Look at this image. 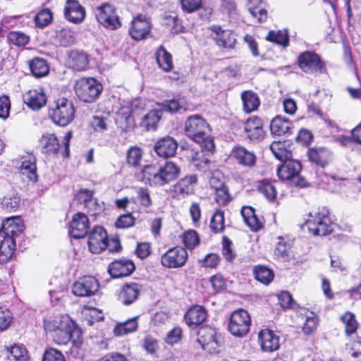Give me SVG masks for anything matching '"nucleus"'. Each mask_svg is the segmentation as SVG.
<instances>
[{"instance_id": "63", "label": "nucleus", "mask_w": 361, "mask_h": 361, "mask_svg": "<svg viewBox=\"0 0 361 361\" xmlns=\"http://www.w3.org/2000/svg\"><path fill=\"white\" fill-rule=\"evenodd\" d=\"M189 212L193 224L195 226H198L202 216L200 204L198 202H192L189 209Z\"/></svg>"}, {"instance_id": "35", "label": "nucleus", "mask_w": 361, "mask_h": 361, "mask_svg": "<svg viewBox=\"0 0 361 361\" xmlns=\"http://www.w3.org/2000/svg\"><path fill=\"white\" fill-rule=\"evenodd\" d=\"M241 215L245 223L251 230L257 231L262 227V223L257 216L255 211L252 207H243L241 209Z\"/></svg>"}, {"instance_id": "28", "label": "nucleus", "mask_w": 361, "mask_h": 361, "mask_svg": "<svg viewBox=\"0 0 361 361\" xmlns=\"http://www.w3.org/2000/svg\"><path fill=\"white\" fill-rule=\"evenodd\" d=\"M178 145V142L173 138L166 137L156 143L154 150L158 156L167 158L175 155Z\"/></svg>"}, {"instance_id": "61", "label": "nucleus", "mask_w": 361, "mask_h": 361, "mask_svg": "<svg viewBox=\"0 0 361 361\" xmlns=\"http://www.w3.org/2000/svg\"><path fill=\"white\" fill-rule=\"evenodd\" d=\"M215 200L220 205H226L231 200L230 195L228 194V188L226 185H222L216 190Z\"/></svg>"}, {"instance_id": "29", "label": "nucleus", "mask_w": 361, "mask_h": 361, "mask_svg": "<svg viewBox=\"0 0 361 361\" xmlns=\"http://www.w3.org/2000/svg\"><path fill=\"white\" fill-rule=\"evenodd\" d=\"M293 125L290 120L276 116L274 118L270 124V130L272 135L281 136L292 133Z\"/></svg>"}, {"instance_id": "15", "label": "nucleus", "mask_w": 361, "mask_h": 361, "mask_svg": "<svg viewBox=\"0 0 361 361\" xmlns=\"http://www.w3.org/2000/svg\"><path fill=\"white\" fill-rule=\"evenodd\" d=\"M216 336V332L214 329L204 326L198 330L197 340L201 345L202 349L212 353L215 352L219 346Z\"/></svg>"}, {"instance_id": "13", "label": "nucleus", "mask_w": 361, "mask_h": 361, "mask_svg": "<svg viewBox=\"0 0 361 361\" xmlns=\"http://www.w3.org/2000/svg\"><path fill=\"white\" fill-rule=\"evenodd\" d=\"M108 235L102 226H95L88 237V247L92 253L98 254L108 247Z\"/></svg>"}, {"instance_id": "21", "label": "nucleus", "mask_w": 361, "mask_h": 361, "mask_svg": "<svg viewBox=\"0 0 361 361\" xmlns=\"http://www.w3.org/2000/svg\"><path fill=\"white\" fill-rule=\"evenodd\" d=\"M197 182V177L196 175L186 176L180 179L173 185V192L175 195L178 199H181L192 194Z\"/></svg>"}, {"instance_id": "9", "label": "nucleus", "mask_w": 361, "mask_h": 361, "mask_svg": "<svg viewBox=\"0 0 361 361\" xmlns=\"http://www.w3.org/2000/svg\"><path fill=\"white\" fill-rule=\"evenodd\" d=\"M301 169V164L298 161L293 159H288L278 167L277 176L283 180L297 179L298 180L295 183L300 187H305L307 185L308 183L304 178L299 176Z\"/></svg>"}, {"instance_id": "50", "label": "nucleus", "mask_w": 361, "mask_h": 361, "mask_svg": "<svg viewBox=\"0 0 361 361\" xmlns=\"http://www.w3.org/2000/svg\"><path fill=\"white\" fill-rule=\"evenodd\" d=\"M224 223V212L220 209L216 210L210 221L211 230L215 233L223 232L225 228Z\"/></svg>"}, {"instance_id": "33", "label": "nucleus", "mask_w": 361, "mask_h": 361, "mask_svg": "<svg viewBox=\"0 0 361 361\" xmlns=\"http://www.w3.org/2000/svg\"><path fill=\"white\" fill-rule=\"evenodd\" d=\"M233 156L238 164L245 166H252L256 161V157L250 152L241 146H237L233 149Z\"/></svg>"}, {"instance_id": "48", "label": "nucleus", "mask_w": 361, "mask_h": 361, "mask_svg": "<svg viewBox=\"0 0 361 361\" xmlns=\"http://www.w3.org/2000/svg\"><path fill=\"white\" fill-rule=\"evenodd\" d=\"M10 360L11 361H30L27 349L24 345L19 344L11 346Z\"/></svg>"}, {"instance_id": "55", "label": "nucleus", "mask_w": 361, "mask_h": 361, "mask_svg": "<svg viewBox=\"0 0 361 361\" xmlns=\"http://www.w3.org/2000/svg\"><path fill=\"white\" fill-rule=\"evenodd\" d=\"M7 38L9 42L19 47L27 44L29 41V37L21 32H10Z\"/></svg>"}, {"instance_id": "32", "label": "nucleus", "mask_w": 361, "mask_h": 361, "mask_svg": "<svg viewBox=\"0 0 361 361\" xmlns=\"http://www.w3.org/2000/svg\"><path fill=\"white\" fill-rule=\"evenodd\" d=\"M68 65L75 71H85L89 66L88 56L84 52L72 51L68 56Z\"/></svg>"}, {"instance_id": "14", "label": "nucleus", "mask_w": 361, "mask_h": 361, "mask_svg": "<svg viewBox=\"0 0 361 361\" xmlns=\"http://www.w3.org/2000/svg\"><path fill=\"white\" fill-rule=\"evenodd\" d=\"M152 28L151 21L146 16L138 15L131 23L129 33L133 39L142 40L147 37Z\"/></svg>"}, {"instance_id": "41", "label": "nucleus", "mask_w": 361, "mask_h": 361, "mask_svg": "<svg viewBox=\"0 0 361 361\" xmlns=\"http://www.w3.org/2000/svg\"><path fill=\"white\" fill-rule=\"evenodd\" d=\"M156 59L159 66L164 71H171L173 68L172 56L166 49L160 46L156 51Z\"/></svg>"}, {"instance_id": "11", "label": "nucleus", "mask_w": 361, "mask_h": 361, "mask_svg": "<svg viewBox=\"0 0 361 361\" xmlns=\"http://www.w3.org/2000/svg\"><path fill=\"white\" fill-rule=\"evenodd\" d=\"M188 259L187 251L181 247H175L168 250L161 256V264L167 268L182 267Z\"/></svg>"}, {"instance_id": "58", "label": "nucleus", "mask_w": 361, "mask_h": 361, "mask_svg": "<svg viewBox=\"0 0 361 361\" xmlns=\"http://www.w3.org/2000/svg\"><path fill=\"white\" fill-rule=\"evenodd\" d=\"M84 207L87 209V212L92 216H97L104 210L103 202H99L97 199L94 197Z\"/></svg>"}, {"instance_id": "7", "label": "nucleus", "mask_w": 361, "mask_h": 361, "mask_svg": "<svg viewBox=\"0 0 361 361\" xmlns=\"http://www.w3.org/2000/svg\"><path fill=\"white\" fill-rule=\"evenodd\" d=\"M306 226L310 233L314 235H326L332 231L331 222L328 212L325 209L314 215L310 214Z\"/></svg>"}, {"instance_id": "47", "label": "nucleus", "mask_w": 361, "mask_h": 361, "mask_svg": "<svg viewBox=\"0 0 361 361\" xmlns=\"http://www.w3.org/2000/svg\"><path fill=\"white\" fill-rule=\"evenodd\" d=\"M341 319L345 325V331L347 336H350L356 331L358 322L354 314L347 312L341 317Z\"/></svg>"}, {"instance_id": "19", "label": "nucleus", "mask_w": 361, "mask_h": 361, "mask_svg": "<svg viewBox=\"0 0 361 361\" xmlns=\"http://www.w3.org/2000/svg\"><path fill=\"white\" fill-rule=\"evenodd\" d=\"M134 263L128 259L122 258L111 262L108 271L113 278H120L130 275L135 270Z\"/></svg>"}, {"instance_id": "42", "label": "nucleus", "mask_w": 361, "mask_h": 361, "mask_svg": "<svg viewBox=\"0 0 361 361\" xmlns=\"http://www.w3.org/2000/svg\"><path fill=\"white\" fill-rule=\"evenodd\" d=\"M29 68L32 74L36 78L46 76L49 72V66L43 59H33L29 63Z\"/></svg>"}, {"instance_id": "16", "label": "nucleus", "mask_w": 361, "mask_h": 361, "mask_svg": "<svg viewBox=\"0 0 361 361\" xmlns=\"http://www.w3.org/2000/svg\"><path fill=\"white\" fill-rule=\"evenodd\" d=\"M90 228V222L87 216L80 212L73 215L69 225V233L75 238H82L86 235Z\"/></svg>"}, {"instance_id": "8", "label": "nucleus", "mask_w": 361, "mask_h": 361, "mask_svg": "<svg viewBox=\"0 0 361 361\" xmlns=\"http://www.w3.org/2000/svg\"><path fill=\"white\" fill-rule=\"evenodd\" d=\"M251 319L248 312L243 309L234 311L230 318L228 329L232 335L243 337L250 331Z\"/></svg>"}, {"instance_id": "25", "label": "nucleus", "mask_w": 361, "mask_h": 361, "mask_svg": "<svg viewBox=\"0 0 361 361\" xmlns=\"http://www.w3.org/2000/svg\"><path fill=\"white\" fill-rule=\"evenodd\" d=\"M244 130L247 137L252 141H259L264 137V131L262 121L257 116L251 117L247 120Z\"/></svg>"}, {"instance_id": "45", "label": "nucleus", "mask_w": 361, "mask_h": 361, "mask_svg": "<svg viewBox=\"0 0 361 361\" xmlns=\"http://www.w3.org/2000/svg\"><path fill=\"white\" fill-rule=\"evenodd\" d=\"M162 116V111L161 109H154L145 115L141 121V126L145 127L147 130L155 129L157 124Z\"/></svg>"}, {"instance_id": "6", "label": "nucleus", "mask_w": 361, "mask_h": 361, "mask_svg": "<svg viewBox=\"0 0 361 361\" xmlns=\"http://www.w3.org/2000/svg\"><path fill=\"white\" fill-rule=\"evenodd\" d=\"M49 115L52 121L60 126H66L74 118L75 108L72 102L66 98H60L56 102Z\"/></svg>"}, {"instance_id": "24", "label": "nucleus", "mask_w": 361, "mask_h": 361, "mask_svg": "<svg viewBox=\"0 0 361 361\" xmlns=\"http://www.w3.org/2000/svg\"><path fill=\"white\" fill-rule=\"evenodd\" d=\"M64 16L68 21L80 23L85 19V11L77 0H66Z\"/></svg>"}, {"instance_id": "51", "label": "nucleus", "mask_w": 361, "mask_h": 361, "mask_svg": "<svg viewBox=\"0 0 361 361\" xmlns=\"http://www.w3.org/2000/svg\"><path fill=\"white\" fill-rule=\"evenodd\" d=\"M142 150L138 147H131L127 152V163L132 166L140 165L142 159Z\"/></svg>"}, {"instance_id": "38", "label": "nucleus", "mask_w": 361, "mask_h": 361, "mask_svg": "<svg viewBox=\"0 0 361 361\" xmlns=\"http://www.w3.org/2000/svg\"><path fill=\"white\" fill-rule=\"evenodd\" d=\"M0 261L7 262L11 259L16 250V240L11 238H1Z\"/></svg>"}, {"instance_id": "46", "label": "nucleus", "mask_w": 361, "mask_h": 361, "mask_svg": "<svg viewBox=\"0 0 361 361\" xmlns=\"http://www.w3.org/2000/svg\"><path fill=\"white\" fill-rule=\"evenodd\" d=\"M270 149L276 159L281 161H285L292 159V153L285 147V144L281 142H274Z\"/></svg>"}, {"instance_id": "3", "label": "nucleus", "mask_w": 361, "mask_h": 361, "mask_svg": "<svg viewBox=\"0 0 361 361\" xmlns=\"http://www.w3.org/2000/svg\"><path fill=\"white\" fill-rule=\"evenodd\" d=\"M103 90L102 85L94 78H80L75 80L74 92L77 97L85 103L95 102Z\"/></svg>"}, {"instance_id": "23", "label": "nucleus", "mask_w": 361, "mask_h": 361, "mask_svg": "<svg viewBox=\"0 0 361 361\" xmlns=\"http://www.w3.org/2000/svg\"><path fill=\"white\" fill-rule=\"evenodd\" d=\"M259 342L262 350L266 352L277 350L280 346V338L273 331L265 329L258 334Z\"/></svg>"}, {"instance_id": "56", "label": "nucleus", "mask_w": 361, "mask_h": 361, "mask_svg": "<svg viewBox=\"0 0 361 361\" xmlns=\"http://www.w3.org/2000/svg\"><path fill=\"white\" fill-rule=\"evenodd\" d=\"M280 305L283 308L295 309L298 304L293 300L292 295L288 291H282L278 295Z\"/></svg>"}, {"instance_id": "5", "label": "nucleus", "mask_w": 361, "mask_h": 361, "mask_svg": "<svg viewBox=\"0 0 361 361\" xmlns=\"http://www.w3.org/2000/svg\"><path fill=\"white\" fill-rule=\"evenodd\" d=\"M98 23L104 28L115 30L122 25L116 8L109 3H103L95 9Z\"/></svg>"}, {"instance_id": "59", "label": "nucleus", "mask_w": 361, "mask_h": 361, "mask_svg": "<svg viewBox=\"0 0 361 361\" xmlns=\"http://www.w3.org/2000/svg\"><path fill=\"white\" fill-rule=\"evenodd\" d=\"M312 316H307L306 317L305 322L302 327V331L306 335L312 334L316 330L319 323L318 317L314 315L312 313Z\"/></svg>"}, {"instance_id": "30", "label": "nucleus", "mask_w": 361, "mask_h": 361, "mask_svg": "<svg viewBox=\"0 0 361 361\" xmlns=\"http://www.w3.org/2000/svg\"><path fill=\"white\" fill-rule=\"evenodd\" d=\"M137 180L145 184H149L151 186H160L157 179L159 177L158 169L152 165H146L139 172L136 173Z\"/></svg>"}, {"instance_id": "44", "label": "nucleus", "mask_w": 361, "mask_h": 361, "mask_svg": "<svg viewBox=\"0 0 361 361\" xmlns=\"http://www.w3.org/2000/svg\"><path fill=\"white\" fill-rule=\"evenodd\" d=\"M134 114L135 111L133 110L131 111L127 109H123L122 111L118 114L117 118V123L119 126L125 131H128L134 127Z\"/></svg>"}, {"instance_id": "54", "label": "nucleus", "mask_w": 361, "mask_h": 361, "mask_svg": "<svg viewBox=\"0 0 361 361\" xmlns=\"http://www.w3.org/2000/svg\"><path fill=\"white\" fill-rule=\"evenodd\" d=\"M274 255L280 260H288L290 257V245L283 241H279L274 250Z\"/></svg>"}, {"instance_id": "40", "label": "nucleus", "mask_w": 361, "mask_h": 361, "mask_svg": "<svg viewBox=\"0 0 361 361\" xmlns=\"http://www.w3.org/2000/svg\"><path fill=\"white\" fill-rule=\"evenodd\" d=\"M263 0H249L247 9L252 16L257 19L259 23L265 22L267 18V11L263 6Z\"/></svg>"}, {"instance_id": "49", "label": "nucleus", "mask_w": 361, "mask_h": 361, "mask_svg": "<svg viewBox=\"0 0 361 361\" xmlns=\"http://www.w3.org/2000/svg\"><path fill=\"white\" fill-rule=\"evenodd\" d=\"M266 39L267 41L281 45L284 47H286L289 42L288 32L286 31L282 30H279L277 32L274 30L269 31L267 36L266 37Z\"/></svg>"}, {"instance_id": "62", "label": "nucleus", "mask_w": 361, "mask_h": 361, "mask_svg": "<svg viewBox=\"0 0 361 361\" xmlns=\"http://www.w3.org/2000/svg\"><path fill=\"white\" fill-rule=\"evenodd\" d=\"M232 242L228 238L224 237L223 244H222V255L224 258L228 261L232 262L235 258L236 255L234 253L233 250L231 248Z\"/></svg>"}, {"instance_id": "57", "label": "nucleus", "mask_w": 361, "mask_h": 361, "mask_svg": "<svg viewBox=\"0 0 361 361\" xmlns=\"http://www.w3.org/2000/svg\"><path fill=\"white\" fill-rule=\"evenodd\" d=\"M52 20V13L49 9L40 11L35 18L36 25L38 27H44L51 23Z\"/></svg>"}, {"instance_id": "2", "label": "nucleus", "mask_w": 361, "mask_h": 361, "mask_svg": "<svg viewBox=\"0 0 361 361\" xmlns=\"http://www.w3.org/2000/svg\"><path fill=\"white\" fill-rule=\"evenodd\" d=\"M44 330L51 333L54 341L59 345H66L74 334H78L75 324L67 315L50 317L44 319Z\"/></svg>"}, {"instance_id": "18", "label": "nucleus", "mask_w": 361, "mask_h": 361, "mask_svg": "<svg viewBox=\"0 0 361 361\" xmlns=\"http://www.w3.org/2000/svg\"><path fill=\"white\" fill-rule=\"evenodd\" d=\"M18 172L29 180L36 182L37 180L36 159L34 155L27 154L19 159Z\"/></svg>"}, {"instance_id": "43", "label": "nucleus", "mask_w": 361, "mask_h": 361, "mask_svg": "<svg viewBox=\"0 0 361 361\" xmlns=\"http://www.w3.org/2000/svg\"><path fill=\"white\" fill-rule=\"evenodd\" d=\"M255 279L264 285L269 284L274 278V271L266 266L257 265L253 269Z\"/></svg>"}, {"instance_id": "27", "label": "nucleus", "mask_w": 361, "mask_h": 361, "mask_svg": "<svg viewBox=\"0 0 361 361\" xmlns=\"http://www.w3.org/2000/svg\"><path fill=\"white\" fill-rule=\"evenodd\" d=\"M207 317L206 310L196 305L190 307L185 314L184 319L190 327H196L203 323Z\"/></svg>"}, {"instance_id": "1", "label": "nucleus", "mask_w": 361, "mask_h": 361, "mask_svg": "<svg viewBox=\"0 0 361 361\" xmlns=\"http://www.w3.org/2000/svg\"><path fill=\"white\" fill-rule=\"evenodd\" d=\"M184 130L186 136L200 144L202 151L210 153L214 151V139L209 135V124L202 116L195 114L188 116L184 123Z\"/></svg>"}, {"instance_id": "37", "label": "nucleus", "mask_w": 361, "mask_h": 361, "mask_svg": "<svg viewBox=\"0 0 361 361\" xmlns=\"http://www.w3.org/2000/svg\"><path fill=\"white\" fill-rule=\"evenodd\" d=\"M241 99L243 110L246 113H251L257 110L260 104L258 95L251 90L243 91L241 93Z\"/></svg>"}, {"instance_id": "39", "label": "nucleus", "mask_w": 361, "mask_h": 361, "mask_svg": "<svg viewBox=\"0 0 361 361\" xmlns=\"http://www.w3.org/2000/svg\"><path fill=\"white\" fill-rule=\"evenodd\" d=\"M138 316H136L123 322L116 324L114 328V334L117 336H121L135 332L138 327Z\"/></svg>"}, {"instance_id": "52", "label": "nucleus", "mask_w": 361, "mask_h": 361, "mask_svg": "<svg viewBox=\"0 0 361 361\" xmlns=\"http://www.w3.org/2000/svg\"><path fill=\"white\" fill-rule=\"evenodd\" d=\"M258 190L269 202L275 200L277 192L275 186H274L271 183L262 182L258 186Z\"/></svg>"}, {"instance_id": "17", "label": "nucleus", "mask_w": 361, "mask_h": 361, "mask_svg": "<svg viewBox=\"0 0 361 361\" xmlns=\"http://www.w3.org/2000/svg\"><path fill=\"white\" fill-rule=\"evenodd\" d=\"M24 225L19 216H12L2 221L0 228V238H11L15 240L23 231Z\"/></svg>"}, {"instance_id": "10", "label": "nucleus", "mask_w": 361, "mask_h": 361, "mask_svg": "<svg viewBox=\"0 0 361 361\" xmlns=\"http://www.w3.org/2000/svg\"><path fill=\"white\" fill-rule=\"evenodd\" d=\"M300 69L308 74L322 73L324 64L319 56L314 52L305 51L300 54L298 59Z\"/></svg>"}, {"instance_id": "12", "label": "nucleus", "mask_w": 361, "mask_h": 361, "mask_svg": "<svg viewBox=\"0 0 361 361\" xmlns=\"http://www.w3.org/2000/svg\"><path fill=\"white\" fill-rule=\"evenodd\" d=\"M99 287V282L95 278L85 276L74 283L72 293L79 297H90L98 291Z\"/></svg>"}, {"instance_id": "20", "label": "nucleus", "mask_w": 361, "mask_h": 361, "mask_svg": "<svg viewBox=\"0 0 361 361\" xmlns=\"http://www.w3.org/2000/svg\"><path fill=\"white\" fill-rule=\"evenodd\" d=\"M180 172V167L173 161H166L158 169L159 177L157 178L159 185L163 186L175 180Z\"/></svg>"}, {"instance_id": "26", "label": "nucleus", "mask_w": 361, "mask_h": 361, "mask_svg": "<svg viewBox=\"0 0 361 361\" xmlns=\"http://www.w3.org/2000/svg\"><path fill=\"white\" fill-rule=\"evenodd\" d=\"M309 184L323 188L328 189V186L333 181L342 180L335 176H329L326 174L324 169L317 168L309 175Z\"/></svg>"}, {"instance_id": "60", "label": "nucleus", "mask_w": 361, "mask_h": 361, "mask_svg": "<svg viewBox=\"0 0 361 361\" xmlns=\"http://www.w3.org/2000/svg\"><path fill=\"white\" fill-rule=\"evenodd\" d=\"M200 240L197 233L195 231L185 232L183 236V243L188 249H193L199 244Z\"/></svg>"}, {"instance_id": "4", "label": "nucleus", "mask_w": 361, "mask_h": 361, "mask_svg": "<svg viewBox=\"0 0 361 361\" xmlns=\"http://www.w3.org/2000/svg\"><path fill=\"white\" fill-rule=\"evenodd\" d=\"M72 137V132L69 131L63 137V146L61 147L56 136L52 133H45L42 135L39 144L42 152L49 155H55L61 149V154L63 157H68L69 142Z\"/></svg>"}, {"instance_id": "22", "label": "nucleus", "mask_w": 361, "mask_h": 361, "mask_svg": "<svg viewBox=\"0 0 361 361\" xmlns=\"http://www.w3.org/2000/svg\"><path fill=\"white\" fill-rule=\"evenodd\" d=\"M212 30L214 32L213 38L219 47L226 50L234 48L235 38L230 30H223L219 26L214 25Z\"/></svg>"}, {"instance_id": "64", "label": "nucleus", "mask_w": 361, "mask_h": 361, "mask_svg": "<svg viewBox=\"0 0 361 361\" xmlns=\"http://www.w3.org/2000/svg\"><path fill=\"white\" fill-rule=\"evenodd\" d=\"M42 361H65V358L59 350L49 348L44 352Z\"/></svg>"}, {"instance_id": "53", "label": "nucleus", "mask_w": 361, "mask_h": 361, "mask_svg": "<svg viewBox=\"0 0 361 361\" xmlns=\"http://www.w3.org/2000/svg\"><path fill=\"white\" fill-rule=\"evenodd\" d=\"M135 217H134L131 213L127 212L120 215L117 218L115 226L117 228H128L135 225Z\"/></svg>"}, {"instance_id": "31", "label": "nucleus", "mask_w": 361, "mask_h": 361, "mask_svg": "<svg viewBox=\"0 0 361 361\" xmlns=\"http://www.w3.org/2000/svg\"><path fill=\"white\" fill-rule=\"evenodd\" d=\"M24 102L33 110H38L47 103V97L42 90H30L24 95Z\"/></svg>"}, {"instance_id": "34", "label": "nucleus", "mask_w": 361, "mask_h": 361, "mask_svg": "<svg viewBox=\"0 0 361 361\" xmlns=\"http://www.w3.org/2000/svg\"><path fill=\"white\" fill-rule=\"evenodd\" d=\"M329 151L325 148L310 149L307 152L309 160L315 164L317 168L324 169L329 163Z\"/></svg>"}, {"instance_id": "36", "label": "nucleus", "mask_w": 361, "mask_h": 361, "mask_svg": "<svg viewBox=\"0 0 361 361\" xmlns=\"http://www.w3.org/2000/svg\"><path fill=\"white\" fill-rule=\"evenodd\" d=\"M140 288L137 283H126L123 286L120 299L125 305H130L137 300Z\"/></svg>"}]
</instances>
